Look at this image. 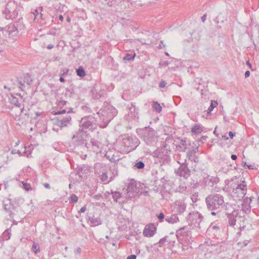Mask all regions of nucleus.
<instances>
[{"label":"nucleus","mask_w":259,"mask_h":259,"mask_svg":"<svg viewBox=\"0 0 259 259\" xmlns=\"http://www.w3.org/2000/svg\"><path fill=\"white\" fill-rule=\"evenodd\" d=\"M137 190V187L136 181H131L128 184L127 187V193H134Z\"/></svg>","instance_id":"obj_21"},{"label":"nucleus","mask_w":259,"mask_h":259,"mask_svg":"<svg viewBox=\"0 0 259 259\" xmlns=\"http://www.w3.org/2000/svg\"><path fill=\"white\" fill-rule=\"evenodd\" d=\"M175 209L176 212H177L178 213H182L184 212V211L186 209V205L185 203L180 201H177L175 203Z\"/></svg>","instance_id":"obj_18"},{"label":"nucleus","mask_w":259,"mask_h":259,"mask_svg":"<svg viewBox=\"0 0 259 259\" xmlns=\"http://www.w3.org/2000/svg\"><path fill=\"white\" fill-rule=\"evenodd\" d=\"M96 120L94 117L87 116L82 118L80 121V127L84 131V129H92L96 125Z\"/></svg>","instance_id":"obj_9"},{"label":"nucleus","mask_w":259,"mask_h":259,"mask_svg":"<svg viewBox=\"0 0 259 259\" xmlns=\"http://www.w3.org/2000/svg\"><path fill=\"white\" fill-rule=\"evenodd\" d=\"M77 75L80 77H84L85 75V71L83 67H79L76 70Z\"/></svg>","instance_id":"obj_38"},{"label":"nucleus","mask_w":259,"mask_h":259,"mask_svg":"<svg viewBox=\"0 0 259 259\" xmlns=\"http://www.w3.org/2000/svg\"><path fill=\"white\" fill-rule=\"evenodd\" d=\"M54 48V45H52V44H50L48 46H47V49H52Z\"/></svg>","instance_id":"obj_62"},{"label":"nucleus","mask_w":259,"mask_h":259,"mask_svg":"<svg viewBox=\"0 0 259 259\" xmlns=\"http://www.w3.org/2000/svg\"><path fill=\"white\" fill-rule=\"evenodd\" d=\"M197 197H198V195H196V194L195 195H193L191 196V198L193 202H196L197 201Z\"/></svg>","instance_id":"obj_49"},{"label":"nucleus","mask_w":259,"mask_h":259,"mask_svg":"<svg viewBox=\"0 0 259 259\" xmlns=\"http://www.w3.org/2000/svg\"><path fill=\"white\" fill-rule=\"evenodd\" d=\"M91 226L96 227L102 224V221L98 218L93 217L90 220Z\"/></svg>","instance_id":"obj_27"},{"label":"nucleus","mask_w":259,"mask_h":259,"mask_svg":"<svg viewBox=\"0 0 259 259\" xmlns=\"http://www.w3.org/2000/svg\"><path fill=\"white\" fill-rule=\"evenodd\" d=\"M111 194L112 195V197L114 200L116 202H117L118 199L121 197V194L119 192L111 190Z\"/></svg>","instance_id":"obj_36"},{"label":"nucleus","mask_w":259,"mask_h":259,"mask_svg":"<svg viewBox=\"0 0 259 259\" xmlns=\"http://www.w3.org/2000/svg\"><path fill=\"white\" fill-rule=\"evenodd\" d=\"M139 144V140L136 137L124 135L118 139L115 147L120 153H128L134 150Z\"/></svg>","instance_id":"obj_2"},{"label":"nucleus","mask_w":259,"mask_h":259,"mask_svg":"<svg viewBox=\"0 0 259 259\" xmlns=\"http://www.w3.org/2000/svg\"><path fill=\"white\" fill-rule=\"evenodd\" d=\"M89 144L91 145L92 150L94 152L97 151L101 146V143L95 139H92Z\"/></svg>","instance_id":"obj_22"},{"label":"nucleus","mask_w":259,"mask_h":259,"mask_svg":"<svg viewBox=\"0 0 259 259\" xmlns=\"http://www.w3.org/2000/svg\"><path fill=\"white\" fill-rule=\"evenodd\" d=\"M109 160L111 162L116 163L117 161L119 160V159H115V158L112 156L111 158L109 159Z\"/></svg>","instance_id":"obj_52"},{"label":"nucleus","mask_w":259,"mask_h":259,"mask_svg":"<svg viewBox=\"0 0 259 259\" xmlns=\"http://www.w3.org/2000/svg\"><path fill=\"white\" fill-rule=\"evenodd\" d=\"M100 179L102 182H106V184L109 183L112 179V178H110L109 180L108 179V176L106 172H102V174L100 175Z\"/></svg>","instance_id":"obj_28"},{"label":"nucleus","mask_w":259,"mask_h":259,"mask_svg":"<svg viewBox=\"0 0 259 259\" xmlns=\"http://www.w3.org/2000/svg\"><path fill=\"white\" fill-rule=\"evenodd\" d=\"M185 162L181 163L180 166L176 171L178 175L180 177H183L185 179H187L190 176V170L188 167V164Z\"/></svg>","instance_id":"obj_11"},{"label":"nucleus","mask_w":259,"mask_h":259,"mask_svg":"<svg viewBox=\"0 0 259 259\" xmlns=\"http://www.w3.org/2000/svg\"><path fill=\"white\" fill-rule=\"evenodd\" d=\"M11 153L12 154H18L19 156L21 155V152L18 150L14 149V150H12Z\"/></svg>","instance_id":"obj_48"},{"label":"nucleus","mask_w":259,"mask_h":259,"mask_svg":"<svg viewBox=\"0 0 259 259\" xmlns=\"http://www.w3.org/2000/svg\"><path fill=\"white\" fill-rule=\"evenodd\" d=\"M237 179V177L235 176L232 179L225 180L226 185L230 186L232 189V195L234 197L238 200L242 199L246 194L247 185L246 183L243 181L241 183L236 184L233 181Z\"/></svg>","instance_id":"obj_4"},{"label":"nucleus","mask_w":259,"mask_h":259,"mask_svg":"<svg viewBox=\"0 0 259 259\" xmlns=\"http://www.w3.org/2000/svg\"><path fill=\"white\" fill-rule=\"evenodd\" d=\"M166 237L167 247L171 249V248L174 246L175 243L176 242V239L178 237L176 236H174L173 234H172V236Z\"/></svg>","instance_id":"obj_23"},{"label":"nucleus","mask_w":259,"mask_h":259,"mask_svg":"<svg viewBox=\"0 0 259 259\" xmlns=\"http://www.w3.org/2000/svg\"><path fill=\"white\" fill-rule=\"evenodd\" d=\"M241 211L235 209L232 206L225 208V213L228 219V223L230 226L235 228H242L245 227V218L240 213Z\"/></svg>","instance_id":"obj_3"},{"label":"nucleus","mask_w":259,"mask_h":259,"mask_svg":"<svg viewBox=\"0 0 259 259\" xmlns=\"http://www.w3.org/2000/svg\"><path fill=\"white\" fill-rule=\"evenodd\" d=\"M244 75H245V78H247V77H249V75H250V72H249V71H246L245 72Z\"/></svg>","instance_id":"obj_58"},{"label":"nucleus","mask_w":259,"mask_h":259,"mask_svg":"<svg viewBox=\"0 0 259 259\" xmlns=\"http://www.w3.org/2000/svg\"><path fill=\"white\" fill-rule=\"evenodd\" d=\"M23 188L27 191L32 190V187L29 183L26 182H22Z\"/></svg>","instance_id":"obj_40"},{"label":"nucleus","mask_w":259,"mask_h":259,"mask_svg":"<svg viewBox=\"0 0 259 259\" xmlns=\"http://www.w3.org/2000/svg\"><path fill=\"white\" fill-rule=\"evenodd\" d=\"M101 197L102 196L101 194L96 195L95 196H94V198L97 200H99L100 198H101Z\"/></svg>","instance_id":"obj_59"},{"label":"nucleus","mask_w":259,"mask_h":259,"mask_svg":"<svg viewBox=\"0 0 259 259\" xmlns=\"http://www.w3.org/2000/svg\"><path fill=\"white\" fill-rule=\"evenodd\" d=\"M71 119V116L68 114H66L64 116L55 118L53 119V123L60 127L67 126L70 123Z\"/></svg>","instance_id":"obj_10"},{"label":"nucleus","mask_w":259,"mask_h":259,"mask_svg":"<svg viewBox=\"0 0 259 259\" xmlns=\"http://www.w3.org/2000/svg\"><path fill=\"white\" fill-rule=\"evenodd\" d=\"M81 249L80 247H77L74 250V254L76 255H79L81 253Z\"/></svg>","instance_id":"obj_47"},{"label":"nucleus","mask_w":259,"mask_h":259,"mask_svg":"<svg viewBox=\"0 0 259 259\" xmlns=\"http://www.w3.org/2000/svg\"><path fill=\"white\" fill-rule=\"evenodd\" d=\"M42 7H39L38 8L35 9L32 12V14L34 16V20H36L38 17V15H39V17L42 19V14L41 13L42 11Z\"/></svg>","instance_id":"obj_26"},{"label":"nucleus","mask_w":259,"mask_h":259,"mask_svg":"<svg viewBox=\"0 0 259 259\" xmlns=\"http://www.w3.org/2000/svg\"><path fill=\"white\" fill-rule=\"evenodd\" d=\"M248 243H249V240H245L242 242H241V241L239 242L238 243V244L239 245H241L242 246V244H243V246H246Z\"/></svg>","instance_id":"obj_46"},{"label":"nucleus","mask_w":259,"mask_h":259,"mask_svg":"<svg viewBox=\"0 0 259 259\" xmlns=\"http://www.w3.org/2000/svg\"><path fill=\"white\" fill-rule=\"evenodd\" d=\"M11 236V229H8L6 230L5 231V232L3 234V238L6 240H9Z\"/></svg>","instance_id":"obj_37"},{"label":"nucleus","mask_w":259,"mask_h":259,"mask_svg":"<svg viewBox=\"0 0 259 259\" xmlns=\"http://www.w3.org/2000/svg\"><path fill=\"white\" fill-rule=\"evenodd\" d=\"M15 28L13 26L12 27V29L11 30H7V32L8 33V35H9V37H11V36H13L14 35H16L17 33V31H16V30H14V29H15Z\"/></svg>","instance_id":"obj_42"},{"label":"nucleus","mask_w":259,"mask_h":259,"mask_svg":"<svg viewBox=\"0 0 259 259\" xmlns=\"http://www.w3.org/2000/svg\"><path fill=\"white\" fill-rule=\"evenodd\" d=\"M206 14H204L201 17V21L202 22H204L206 19Z\"/></svg>","instance_id":"obj_56"},{"label":"nucleus","mask_w":259,"mask_h":259,"mask_svg":"<svg viewBox=\"0 0 259 259\" xmlns=\"http://www.w3.org/2000/svg\"><path fill=\"white\" fill-rule=\"evenodd\" d=\"M43 186L46 188V189H50V186L49 183H44Z\"/></svg>","instance_id":"obj_57"},{"label":"nucleus","mask_w":259,"mask_h":259,"mask_svg":"<svg viewBox=\"0 0 259 259\" xmlns=\"http://www.w3.org/2000/svg\"><path fill=\"white\" fill-rule=\"evenodd\" d=\"M86 209H87L86 206H84L80 208V210H79V212H80V213H81V212H85V211L86 210Z\"/></svg>","instance_id":"obj_55"},{"label":"nucleus","mask_w":259,"mask_h":259,"mask_svg":"<svg viewBox=\"0 0 259 259\" xmlns=\"http://www.w3.org/2000/svg\"><path fill=\"white\" fill-rule=\"evenodd\" d=\"M152 106L153 110L158 113L160 112L162 110V107L157 102H153Z\"/></svg>","instance_id":"obj_33"},{"label":"nucleus","mask_w":259,"mask_h":259,"mask_svg":"<svg viewBox=\"0 0 259 259\" xmlns=\"http://www.w3.org/2000/svg\"><path fill=\"white\" fill-rule=\"evenodd\" d=\"M166 242H167V237L166 236L161 238L159 240V241L158 242L159 246L162 247L164 245V244Z\"/></svg>","instance_id":"obj_44"},{"label":"nucleus","mask_w":259,"mask_h":259,"mask_svg":"<svg viewBox=\"0 0 259 259\" xmlns=\"http://www.w3.org/2000/svg\"><path fill=\"white\" fill-rule=\"evenodd\" d=\"M92 92L93 97L95 99H99L100 100L101 98L103 97L104 94V91L103 90H99V91H97V90L94 88L91 90Z\"/></svg>","instance_id":"obj_20"},{"label":"nucleus","mask_w":259,"mask_h":259,"mask_svg":"<svg viewBox=\"0 0 259 259\" xmlns=\"http://www.w3.org/2000/svg\"><path fill=\"white\" fill-rule=\"evenodd\" d=\"M179 147L181 149L182 151L185 152L187 148L186 140L181 139L179 143Z\"/></svg>","instance_id":"obj_34"},{"label":"nucleus","mask_w":259,"mask_h":259,"mask_svg":"<svg viewBox=\"0 0 259 259\" xmlns=\"http://www.w3.org/2000/svg\"><path fill=\"white\" fill-rule=\"evenodd\" d=\"M135 56V53H134L133 54L126 53L125 56L123 57V59L125 62H126L127 61L128 62H131L134 60Z\"/></svg>","instance_id":"obj_31"},{"label":"nucleus","mask_w":259,"mask_h":259,"mask_svg":"<svg viewBox=\"0 0 259 259\" xmlns=\"http://www.w3.org/2000/svg\"><path fill=\"white\" fill-rule=\"evenodd\" d=\"M231 157L232 159H233L234 160H236L237 158V155L235 154H232Z\"/></svg>","instance_id":"obj_61"},{"label":"nucleus","mask_w":259,"mask_h":259,"mask_svg":"<svg viewBox=\"0 0 259 259\" xmlns=\"http://www.w3.org/2000/svg\"><path fill=\"white\" fill-rule=\"evenodd\" d=\"M205 202L207 208L211 211L212 215H215L225 207H229L227 205L228 203L225 202L224 196L219 193L208 195L205 199Z\"/></svg>","instance_id":"obj_1"},{"label":"nucleus","mask_w":259,"mask_h":259,"mask_svg":"<svg viewBox=\"0 0 259 259\" xmlns=\"http://www.w3.org/2000/svg\"><path fill=\"white\" fill-rule=\"evenodd\" d=\"M158 218L160 220H163L164 219V215L162 213H160L158 216Z\"/></svg>","instance_id":"obj_53"},{"label":"nucleus","mask_w":259,"mask_h":259,"mask_svg":"<svg viewBox=\"0 0 259 259\" xmlns=\"http://www.w3.org/2000/svg\"><path fill=\"white\" fill-rule=\"evenodd\" d=\"M156 230V229L154 225H146L144 229L143 234L145 236L150 237L155 234Z\"/></svg>","instance_id":"obj_14"},{"label":"nucleus","mask_w":259,"mask_h":259,"mask_svg":"<svg viewBox=\"0 0 259 259\" xmlns=\"http://www.w3.org/2000/svg\"><path fill=\"white\" fill-rule=\"evenodd\" d=\"M9 5H7L5 8V10L4 11V14L5 15V17L7 19H15L18 14V13L16 11H14L12 12L8 8Z\"/></svg>","instance_id":"obj_16"},{"label":"nucleus","mask_w":259,"mask_h":259,"mask_svg":"<svg viewBox=\"0 0 259 259\" xmlns=\"http://www.w3.org/2000/svg\"><path fill=\"white\" fill-rule=\"evenodd\" d=\"M229 135L230 138L232 139L233 138V137L235 136V133H233L232 132H229Z\"/></svg>","instance_id":"obj_54"},{"label":"nucleus","mask_w":259,"mask_h":259,"mask_svg":"<svg viewBox=\"0 0 259 259\" xmlns=\"http://www.w3.org/2000/svg\"><path fill=\"white\" fill-rule=\"evenodd\" d=\"M165 221L169 223L174 224L178 222L179 220L177 216L171 215V216L167 217L165 218Z\"/></svg>","instance_id":"obj_29"},{"label":"nucleus","mask_w":259,"mask_h":259,"mask_svg":"<svg viewBox=\"0 0 259 259\" xmlns=\"http://www.w3.org/2000/svg\"><path fill=\"white\" fill-rule=\"evenodd\" d=\"M19 114L16 115V116L22 118H25V116L28 117V111L24 108V105H23L22 106H21V107H19Z\"/></svg>","instance_id":"obj_24"},{"label":"nucleus","mask_w":259,"mask_h":259,"mask_svg":"<svg viewBox=\"0 0 259 259\" xmlns=\"http://www.w3.org/2000/svg\"><path fill=\"white\" fill-rule=\"evenodd\" d=\"M69 199L70 202H77L78 198V197L75 194H72L69 197Z\"/></svg>","instance_id":"obj_43"},{"label":"nucleus","mask_w":259,"mask_h":259,"mask_svg":"<svg viewBox=\"0 0 259 259\" xmlns=\"http://www.w3.org/2000/svg\"><path fill=\"white\" fill-rule=\"evenodd\" d=\"M166 85V81L164 80H161L159 82V86L160 88H163L165 87Z\"/></svg>","instance_id":"obj_45"},{"label":"nucleus","mask_w":259,"mask_h":259,"mask_svg":"<svg viewBox=\"0 0 259 259\" xmlns=\"http://www.w3.org/2000/svg\"><path fill=\"white\" fill-rule=\"evenodd\" d=\"M190 228L187 226H185L181 228L180 229L177 231L176 236L179 237V236H189L191 235Z\"/></svg>","instance_id":"obj_15"},{"label":"nucleus","mask_w":259,"mask_h":259,"mask_svg":"<svg viewBox=\"0 0 259 259\" xmlns=\"http://www.w3.org/2000/svg\"><path fill=\"white\" fill-rule=\"evenodd\" d=\"M32 249L35 254L39 252L40 251L39 244L33 242V245L32 246Z\"/></svg>","instance_id":"obj_39"},{"label":"nucleus","mask_w":259,"mask_h":259,"mask_svg":"<svg viewBox=\"0 0 259 259\" xmlns=\"http://www.w3.org/2000/svg\"><path fill=\"white\" fill-rule=\"evenodd\" d=\"M138 134L147 145L149 146L156 145L158 136L156 131L153 129L145 127L144 128L139 130Z\"/></svg>","instance_id":"obj_6"},{"label":"nucleus","mask_w":259,"mask_h":259,"mask_svg":"<svg viewBox=\"0 0 259 259\" xmlns=\"http://www.w3.org/2000/svg\"><path fill=\"white\" fill-rule=\"evenodd\" d=\"M203 216L197 211L189 213L188 217V220L191 223L194 227L201 229V223L203 220Z\"/></svg>","instance_id":"obj_8"},{"label":"nucleus","mask_w":259,"mask_h":259,"mask_svg":"<svg viewBox=\"0 0 259 259\" xmlns=\"http://www.w3.org/2000/svg\"><path fill=\"white\" fill-rule=\"evenodd\" d=\"M3 204L5 209L8 211H11L12 205L11 204L10 200L8 199H6L3 201Z\"/></svg>","instance_id":"obj_30"},{"label":"nucleus","mask_w":259,"mask_h":259,"mask_svg":"<svg viewBox=\"0 0 259 259\" xmlns=\"http://www.w3.org/2000/svg\"><path fill=\"white\" fill-rule=\"evenodd\" d=\"M18 80L19 84V88L21 89V91L24 90L25 88V83L30 85L32 82V79L30 75L28 74L24 75L23 80L18 79Z\"/></svg>","instance_id":"obj_12"},{"label":"nucleus","mask_w":259,"mask_h":259,"mask_svg":"<svg viewBox=\"0 0 259 259\" xmlns=\"http://www.w3.org/2000/svg\"><path fill=\"white\" fill-rule=\"evenodd\" d=\"M128 114L131 117L134 118H139L138 109L136 108L135 105L133 103H131L130 106L128 107Z\"/></svg>","instance_id":"obj_19"},{"label":"nucleus","mask_w":259,"mask_h":259,"mask_svg":"<svg viewBox=\"0 0 259 259\" xmlns=\"http://www.w3.org/2000/svg\"><path fill=\"white\" fill-rule=\"evenodd\" d=\"M85 134L86 132H84L82 129H79L76 134L73 136L72 140L75 145V149H82L84 150L90 147V144H87V143Z\"/></svg>","instance_id":"obj_7"},{"label":"nucleus","mask_w":259,"mask_h":259,"mask_svg":"<svg viewBox=\"0 0 259 259\" xmlns=\"http://www.w3.org/2000/svg\"><path fill=\"white\" fill-rule=\"evenodd\" d=\"M222 138L225 140H227L229 139V138L227 136H226V135H223L222 136Z\"/></svg>","instance_id":"obj_64"},{"label":"nucleus","mask_w":259,"mask_h":259,"mask_svg":"<svg viewBox=\"0 0 259 259\" xmlns=\"http://www.w3.org/2000/svg\"><path fill=\"white\" fill-rule=\"evenodd\" d=\"M247 166L248 168L250 169H254V166L253 165H251V164L247 165Z\"/></svg>","instance_id":"obj_63"},{"label":"nucleus","mask_w":259,"mask_h":259,"mask_svg":"<svg viewBox=\"0 0 259 259\" xmlns=\"http://www.w3.org/2000/svg\"><path fill=\"white\" fill-rule=\"evenodd\" d=\"M98 115L104 123L103 127L107 126L109 122L117 115V111L112 106L107 105L103 106L98 112Z\"/></svg>","instance_id":"obj_5"},{"label":"nucleus","mask_w":259,"mask_h":259,"mask_svg":"<svg viewBox=\"0 0 259 259\" xmlns=\"http://www.w3.org/2000/svg\"><path fill=\"white\" fill-rule=\"evenodd\" d=\"M203 131V126L200 124H195L191 128V132L195 134H199Z\"/></svg>","instance_id":"obj_25"},{"label":"nucleus","mask_w":259,"mask_h":259,"mask_svg":"<svg viewBox=\"0 0 259 259\" xmlns=\"http://www.w3.org/2000/svg\"><path fill=\"white\" fill-rule=\"evenodd\" d=\"M137 256L135 254H132L127 256V259H136Z\"/></svg>","instance_id":"obj_50"},{"label":"nucleus","mask_w":259,"mask_h":259,"mask_svg":"<svg viewBox=\"0 0 259 259\" xmlns=\"http://www.w3.org/2000/svg\"><path fill=\"white\" fill-rule=\"evenodd\" d=\"M207 137L206 136H203L201 137L200 141H202L203 140H206L207 139Z\"/></svg>","instance_id":"obj_60"},{"label":"nucleus","mask_w":259,"mask_h":259,"mask_svg":"<svg viewBox=\"0 0 259 259\" xmlns=\"http://www.w3.org/2000/svg\"><path fill=\"white\" fill-rule=\"evenodd\" d=\"M218 105V103L217 101L214 100H211V104L207 110V113L208 114H211V111L213 110L214 107H217Z\"/></svg>","instance_id":"obj_32"},{"label":"nucleus","mask_w":259,"mask_h":259,"mask_svg":"<svg viewBox=\"0 0 259 259\" xmlns=\"http://www.w3.org/2000/svg\"><path fill=\"white\" fill-rule=\"evenodd\" d=\"M9 100L11 104L13 105L16 108L21 107V102L22 101V98L21 97L18 98L13 95H11L9 98Z\"/></svg>","instance_id":"obj_17"},{"label":"nucleus","mask_w":259,"mask_h":259,"mask_svg":"<svg viewBox=\"0 0 259 259\" xmlns=\"http://www.w3.org/2000/svg\"><path fill=\"white\" fill-rule=\"evenodd\" d=\"M66 103H67V101H65L64 100H61L59 102V106H63L64 105H65L66 104Z\"/></svg>","instance_id":"obj_51"},{"label":"nucleus","mask_w":259,"mask_h":259,"mask_svg":"<svg viewBox=\"0 0 259 259\" xmlns=\"http://www.w3.org/2000/svg\"><path fill=\"white\" fill-rule=\"evenodd\" d=\"M134 166L137 169H143L145 167V163L143 161L138 160L136 161Z\"/></svg>","instance_id":"obj_35"},{"label":"nucleus","mask_w":259,"mask_h":259,"mask_svg":"<svg viewBox=\"0 0 259 259\" xmlns=\"http://www.w3.org/2000/svg\"><path fill=\"white\" fill-rule=\"evenodd\" d=\"M72 112H73V111L72 109H70L67 111L66 110L64 109V110H60V111H54V115H59V114H63L66 113H72Z\"/></svg>","instance_id":"obj_41"},{"label":"nucleus","mask_w":259,"mask_h":259,"mask_svg":"<svg viewBox=\"0 0 259 259\" xmlns=\"http://www.w3.org/2000/svg\"><path fill=\"white\" fill-rule=\"evenodd\" d=\"M198 152V147L193 148L192 149L189 150L186 154L187 158L195 162H198L199 161L198 157L196 155V153Z\"/></svg>","instance_id":"obj_13"}]
</instances>
